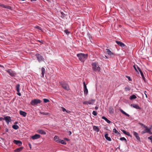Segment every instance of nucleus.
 <instances>
[{"mask_svg": "<svg viewBox=\"0 0 152 152\" xmlns=\"http://www.w3.org/2000/svg\"><path fill=\"white\" fill-rule=\"evenodd\" d=\"M37 132H38L39 133L43 135L45 134H46L45 132L43 130L41 129L38 130Z\"/></svg>", "mask_w": 152, "mask_h": 152, "instance_id": "nucleus-24", "label": "nucleus"}, {"mask_svg": "<svg viewBox=\"0 0 152 152\" xmlns=\"http://www.w3.org/2000/svg\"><path fill=\"white\" fill-rule=\"evenodd\" d=\"M83 91L84 92V94L86 96L88 93V90L87 88V86L86 84H85V81L83 83Z\"/></svg>", "mask_w": 152, "mask_h": 152, "instance_id": "nucleus-9", "label": "nucleus"}, {"mask_svg": "<svg viewBox=\"0 0 152 152\" xmlns=\"http://www.w3.org/2000/svg\"><path fill=\"white\" fill-rule=\"evenodd\" d=\"M87 34L88 35V37L90 39L91 38H92V36L89 33H88Z\"/></svg>", "mask_w": 152, "mask_h": 152, "instance_id": "nucleus-49", "label": "nucleus"}, {"mask_svg": "<svg viewBox=\"0 0 152 152\" xmlns=\"http://www.w3.org/2000/svg\"><path fill=\"white\" fill-rule=\"evenodd\" d=\"M6 71L12 77H15L16 74L15 72H13L11 69H9L7 70H6Z\"/></svg>", "mask_w": 152, "mask_h": 152, "instance_id": "nucleus-7", "label": "nucleus"}, {"mask_svg": "<svg viewBox=\"0 0 152 152\" xmlns=\"http://www.w3.org/2000/svg\"><path fill=\"white\" fill-rule=\"evenodd\" d=\"M42 102V101L39 99H34L31 100L30 104L33 106L37 105L39 104H40Z\"/></svg>", "mask_w": 152, "mask_h": 152, "instance_id": "nucleus-4", "label": "nucleus"}, {"mask_svg": "<svg viewBox=\"0 0 152 152\" xmlns=\"http://www.w3.org/2000/svg\"><path fill=\"white\" fill-rule=\"evenodd\" d=\"M54 139L57 142H58L59 140V137L57 136H55L54 138Z\"/></svg>", "mask_w": 152, "mask_h": 152, "instance_id": "nucleus-36", "label": "nucleus"}, {"mask_svg": "<svg viewBox=\"0 0 152 152\" xmlns=\"http://www.w3.org/2000/svg\"><path fill=\"white\" fill-rule=\"evenodd\" d=\"M121 131L123 133H124L125 135H126L129 136H130L131 137H132L131 135L128 132H126L123 129H122Z\"/></svg>", "mask_w": 152, "mask_h": 152, "instance_id": "nucleus-20", "label": "nucleus"}, {"mask_svg": "<svg viewBox=\"0 0 152 152\" xmlns=\"http://www.w3.org/2000/svg\"><path fill=\"white\" fill-rule=\"evenodd\" d=\"M40 137V135L38 134H36L31 136V138L33 140H36L39 138Z\"/></svg>", "mask_w": 152, "mask_h": 152, "instance_id": "nucleus-16", "label": "nucleus"}, {"mask_svg": "<svg viewBox=\"0 0 152 152\" xmlns=\"http://www.w3.org/2000/svg\"><path fill=\"white\" fill-rule=\"evenodd\" d=\"M64 32L66 33V34L68 35L70 33V32L67 29H66L64 31Z\"/></svg>", "mask_w": 152, "mask_h": 152, "instance_id": "nucleus-39", "label": "nucleus"}, {"mask_svg": "<svg viewBox=\"0 0 152 152\" xmlns=\"http://www.w3.org/2000/svg\"><path fill=\"white\" fill-rule=\"evenodd\" d=\"M20 115L23 116V117H25L26 116L27 113L23 111L22 110H20Z\"/></svg>", "mask_w": 152, "mask_h": 152, "instance_id": "nucleus-19", "label": "nucleus"}, {"mask_svg": "<svg viewBox=\"0 0 152 152\" xmlns=\"http://www.w3.org/2000/svg\"><path fill=\"white\" fill-rule=\"evenodd\" d=\"M62 111L63 112H65V111L66 112V109L64 108L63 107H62Z\"/></svg>", "mask_w": 152, "mask_h": 152, "instance_id": "nucleus-51", "label": "nucleus"}, {"mask_svg": "<svg viewBox=\"0 0 152 152\" xmlns=\"http://www.w3.org/2000/svg\"><path fill=\"white\" fill-rule=\"evenodd\" d=\"M137 67L138 70L140 72L141 76L142 77V78L143 80L145 82H146L144 76L143 72L141 70V69L138 66H137Z\"/></svg>", "mask_w": 152, "mask_h": 152, "instance_id": "nucleus-11", "label": "nucleus"}, {"mask_svg": "<svg viewBox=\"0 0 152 152\" xmlns=\"http://www.w3.org/2000/svg\"><path fill=\"white\" fill-rule=\"evenodd\" d=\"M44 102L45 103H46L47 102H50L49 100L48 99H43Z\"/></svg>", "mask_w": 152, "mask_h": 152, "instance_id": "nucleus-38", "label": "nucleus"}, {"mask_svg": "<svg viewBox=\"0 0 152 152\" xmlns=\"http://www.w3.org/2000/svg\"><path fill=\"white\" fill-rule=\"evenodd\" d=\"M8 129L7 128H6L5 129V130L4 132L3 133V134H5L6 133V132H8Z\"/></svg>", "mask_w": 152, "mask_h": 152, "instance_id": "nucleus-47", "label": "nucleus"}, {"mask_svg": "<svg viewBox=\"0 0 152 152\" xmlns=\"http://www.w3.org/2000/svg\"><path fill=\"white\" fill-rule=\"evenodd\" d=\"M144 94L145 96L146 97V98H148V96L147 94V92L146 91H144Z\"/></svg>", "mask_w": 152, "mask_h": 152, "instance_id": "nucleus-50", "label": "nucleus"}, {"mask_svg": "<svg viewBox=\"0 0 152 152\" xmlns=\"http://www.w3.org/2000/svg\"><path fill=\"white\" fill-rule=\"evenodd\" d=\"M151 127L152 128V125L151 126Z\"/></svg>", "mask_w": 152, "mask_h": 152, "instance_id": "nucleus-63", "label": "nucleus"}, {"mask_svg": "<svg viewBox=\"0 0 152 152\" xmlns=\"http://www.w3.org/2000/svg\"><path fill=\"white\" fill-rule=\"evenodd\" d=\"M93 129L96 132H99V129L98 126H93Z\"/></svg>", "mask_w": 152, "mask_h": 152, "instance_id": "nucleus-23", "label": "nucleus"}, {"mask_svg": "<svg viewBox=\"0 0 152 152\" xmlns=\"http://www.w3.org/2000/svg\"><path fill=\"white\" fill-rule=\"evenodd\" d=\"M147 133H149L150 134H152V132L151 131V128H149V130Z\"/></svg>", "mask_w": 152, "mask_h": 152, "instance_id": "nucleus-46", "label": "nucleus"}, {"mask_svg": "<svg viewBox=\"0 0 152 152\" xmlns=\"http://www.w3.org/2000/svg\"><path fill=\"white\" fill-rule=\"evenodd\" d=\"M36 57L37 58L38 61L39 62L42 61H43L44 60V58L40 54L37 53L35 55Z\"/></svg>", "mask_w": 152, "mask_h": 152, "instance_id": "nucleus-6", "label": "nucleus"}, {"mask_svg": "<svg viewBox=\"0 0 152 152\" xmlns=\"http://www.w3.org/2000/svg\"><path fill=\"white\" fill-rule=\"evenodd\" d=\"M113 131L117 135H120V133L115 128L113 129Z\"/></svg>", "mask_w": 152, "mask_h": 152, "instance_id": "nucleus-34", "label": "nucleus"}, {"mask_svg": "<svg viewBox=\"0 0 152 152\" xmlns=\"http://www.w3.org/2000/svg\"><path fill=\"white\" fill-rule=\"evenodd\" d=\"M58 142L62 144L65 145L66 144V142L63 140H59Z\"/></svg>", "mask_w": 152, "mask_h": 152, "instance_id": "nucleus-31", "label": "nucleus"}, {"mask_svg": "<svg viewBox=\"0 0 152 152\" xmlns=\"http://www.w3.org/2000/svg\"><path fill=\"white\" fill-rule=\"evenodd\" d=\"M96 101L95 99H92L88 101H85L83 102L84 104H93Z\"/></svg>", "mask_w": 152, "mask_h": 152, "instance_id": "nucleus-5", "label": "nucleus"}, {"mask_svg": "<svg viewBox=\"0 0 152 152\" xmlns=\"http://www.w3.org/2000/svg\"><path fill=\"white\" fill-rule=\"evenodd\" d=\"M12 127L13 129L15 130L18 129L19 128L18 126L16 125H13L12 126Z\"/></svg>", "mask_w": 152, "mask_h": 152, "instance_id": "nucleus-35", "label": "nucleus"}, {"mask_svg": "<svg viewBox=\"0 0 152 152\" xmlns=\"http://www.w3.org/2000/svg\"><path fill=\"white\" fill-rule=\"evenodd\" d=\"M23 147H20L19 148H17L15 149L14 150V151L15 152H20L23 149Z\"/></svg>", "mask_w": 152, "mask_h": 152, "instance_id": "nucleus-26", "label": "nucleus"}, {"mask_svg": "<svg viewBox=\"0 0 152 152\" xmlns=\"http://www.w3.org/2000/svg\"><path fill=\"white\" fill-rule=\"evenodd\" d=\"M3 120H4V118H3L2 117H0V121H2Z\"/></svg>", "mask_w": 152, "mask_h": 152, "instance_id": "nucleus-53", "label": "nucleus"}, {"mask_svg": "<svg viewBox=\"0 0 152 152\" xmlns=\"http://www.w3.org/2000/svg\"><path fill=\"white\" fill-rule=\"evenodd\" d=\"M20 85L19 84H17L16 86V89L18 92L17 94L19 96H21V94L19 93Z\"/></svg>", "mask_w": 152, "mask_h": 152, "instance_id": "nucleus-14", "label": "nucleus"}, {"mask_svg": "<svg viewBox=\"0 0 152 152\" xmlns=\"http://www.w3.org/2000/svg\"><path fill=\"white\" fill-rule=\"evenodd\" d=\"M120 111L123 114L125 115L127 117H129L130 116L127 113H126L125 112H124V111H123L122 109H120Z\"/></svg>", "mask_w": 152, "mask_h": 152, "instance_id": "nucleus-27", "label": "nucleus"}, {"mask_svg": "<svg viewBox=\"0 0 152 152\" xmlns=\"http://www.w3.org/2000/svg\"><path fill=\"white\" fill-rule=\"evenodd\" d=\"M108 135L107 133H106L104 135V137L108 141H111V139L110 137H108Z\"/></svg>", "mask_w": 152, "mask_h": 152, "instance_id": "nucleus-21", "label": "nucleus"}, {"mask_svg": "<svg viewBox=\"0 0 152 152\" xmlns=\"http://www.w3.org/2000/svg\"><path fill=\"white\" fill-rule=\"evenodd\" d=\"M31 1H36V0H30Z\"/></svg>", "mask_w": 152, "mask_h": 152, "instance_id": "nucleus-59", "label": "nucleus"}, {"mask_svg": "<svg viewBox=\"0 0 152 152\" xmlns=\"http://www.w3.org/2000/svg\"><path fill=\"white\" fill-rule=\"evenodd\" d=\"M133 133L135 137L137 139V141L139 142H141L140 138L139 136L138 133L135 131H133Z\"/></svg>", "mask_w": 152, "mask_h": 152, "instance_id": "nucleus-8", "label": "nucleus"}, {"mask_svg": "<svg viewBox=\"0 0 152 152\" xmlns=\"http://www.w3.org/2000/svg\"><path fill=\"white\" fill-rule=\"evenodd\" d=\"M2 67V66L0 65V67Z\"/></svg>", "mask_w": 152, "mask_h": 152, "instance_id": "nucleus-62", "label": "nucleus"}, {"mask_svg": "<svg viewBox=\"0 0 152 152\" xmlns=\"http://www.w3.org/2000/svg\"><path fill=\"white\" fill-rule=\"evenodd\" d=\"M106 50L107 51L106 53L111 56V57H113L115 56V54L112 53L109 49H107Z\"/></svg>", "mask_w": 152, "mask_h": 152, "instance_id": "nucleus-10", "label": "nucleus"}, {"mask_svg": "<svg viewBox=\"0 0 152 152\" xmlns=\"http://www.w3.org/2000/svg\"><path fill=\"white\" fill-rule=\"evenodd\" d=\"M92 114L94 116H96L97 115V112H96V111H93L92 112Z\"/></svg>", "mask_w": 152, "mask_h": 152, "instance_id": "nucleus-41", "label": "nucleus"}, {"mask_svg": "<svg viewBox=\"0 0 152 152\" xmlns=\"http://www.w3.org/2000/svg\"><path fill=\"white\" fill-rule=\"evenodd\" d=\"M148 139L151 140V142L152 143V135L150 137H148Z\"/></svg>", "mask_w": 152, "mask_h": 152, "instance_id": "nucleus-48", "label": "nucleus"}, {"mask_svg": "<svg viewBox=\"0 0 152 152\" xmlns=\"http://www.w3.org/2000/svg\"><path fill=\"white\" fill-rule=\"evenodd\" d=\"M64 11L66 13V14L64 13L63 12H61V17L62 18H64V17L65 15H67V12H66L64 10Z\"/></svg>", "mask_w": 152, "mask_h": 152, "instance_id": "nucleus-25", "label": "nucleus"}, {"mask_svg": "<svg viewBox=\"0 0 152 152\" xmlns=\"http://www.w3.org/2000/svg\"><path fill=\"white\" fill-rule=\"evenodd\" d=\"M13 142L19 146H20L22 145V142L20 140H14Z\"/></svg>", "mask_w": 152, "mask_h": 152, "instance_id": "nucleus-15", "label": "nucleus"}, {"mask_svg": "<svg viewBox=\"0 0 152 152\" xmlns=\"http://www.w3.org/2000/svg\"><path fill=\"white\" fill-rule=\"evenodd\" d=\"M47 0V1H49V0Z\"/></svg>", "mask_w": 152, "mask_h": 152, "instance_id": "nucleus-64", "label": "nucleus"}, {"mask_svg": "<svg viewBox=\"0 0 152 152\" xmlns=\"http://www.w3.org/2000/svg\"><path fill=\"white\" fill-rule=\"evenodd\" d=\"M151 152H152V148L151 150Z\"/></svg>", "mask_w": 152, "mask_h": 152, "instance_id": "nucleus-61", "label": "nucleus"}, {"mask_svg": "<svg viewBox=\"0 0 152 152\" xmlns=\"http://www.w3.org/2000/svg\"><path fill=\"white\" fill-rule=\"evenodd\" d=\"M77 56L81 61L84 62L88 58V54L80 53L77 54Z\"/></svg>", "mask_w": 152, "mask_h": 152, "instance_id": "nucleus-1", "label": "nucleus"}, {"mask_svg": "<svg viewBox=\"0 0 152 152\" xmlns=\"http://www.w3.org/2000/svg\"><path fill=\"white\" fill-rule=\"evenodd\" d=\"M109 111L110 114H113L114 113V110L113 107H110Z\"/></svg>", "mask_w": 152, "mask_h": 152, "instance_id": "nucleus-28", "label": "nucleus"}, {"mask_svg": "<svg viewBox=\"0 0 152 152\" xmlns=\"http://www.w3.org/2000/svg\"><path fill=\"white\" fill-rule=\"evenodd\" d=\"M91 65L92 69L93 71L99 72L100 71V68L96 62L92 63Z\"/></svg>", "mask_w": 152, "mask_h": 152, "instance_id": "nucleus-3", "label": "nucleus"}, {"mask_svg": "<svg viewBox=\"0 0 152 152\" xmlns=\"http://www.w3.org/2000/svg\"><path fill=\"white\" fill-rule=\"evenodd\" d=\"M131 106L136 109L140 110L141 108L137 104H131Z\"/></svg>", "mask_w": 152, "mask_h": 152, "instance_id": "nucleus-18", "label": "nucleus"}, {"mask_svg": "<svg viewBox=\"0 0 152 152\" xmlns=\"http://www.w3.org/2000/svg\"><path fill=\"white\" fill-rule=\"evenodd\" d=\"M35 28H37L38 29L41 30L42 31H43L42 28L40 27H39V26H35Z\"/></svg>", "mask_w": 152, "mask_h": 152, "instance_id": "nucleus-40", "label": "nucleus"}, {"mask_svg": "<svg viewBox=\"0 0 152 152\" xmlns=\"http://www.w3.org/2000/svg\"><path fill=\"white\" fill-rule=\"evenodd\" d=\"M66 112L67 113H69L70 112V111H68V110H66Z\"/></svg>", "mask_w": 152, "mask_h": 152, "instance_id": "nucleus-58", "label": "nucleus"}, {"mask_svg": "<svg viewBox=\"0 0 152 152\" xmlns=\"http://www.w3.org/2000/svg\"><path fill=\"white\" fill-rule=\"evenodd\" d=\"M102 118L104 120L106 121L108 123L110 124L111 123V122L108 120L106 118L105 116H103L102 117Z\"/></svg>", "mask_w": 152, "mask_h": 152, "instance_id": "nucleus-29", "label": "nucleus"}, {"mask_svg": "<svg viewBox=\"0 0 152 152\" xmlns=\"http://www.w3.org/2000/svg\"><path fill=\"white\" fill-rule=\"evenodd\" d=\"M116 43L120 46L123 48L125 46V45L122 42L118 41H116Z\"/></svg>", "mask_w": 152, "mask_h": 152, "instance_id": "nucleus-13", "label": "nucleus"}, {"mask_svg": "<svg viewBox=\"0 0 152 152\" xmlns=\"http://www.w3.org/2000/svg\"><path fill=\"white\" fill-rule=\"evenodd\" d=\"M64 140H66L67 141H69V139L66 138H64Z\"/></svg>", "mask_w": 152, "mask_h": 152, "instance_id": "nucleus-54", "label": "nucleus"}, {"mask_svg": "<svg viewBox=\"0 0 152 152\" xmlns=\"http://www.w3.org/2000/svg\"><path fill=\"white\" fill-rule=\"evenodd\" d=\"M0 7H2V8L9 9L10 10H11V7L7 5H5L3 4H0Z\"/></svg>", "mask_w": 152, "mask_h": 152, "instance_id": "nucleus-17", "label": "nucleus"}, {"mask_svg": "<svg viewBox=\"0 0 152 152\" xmlns=\"http://www.w3.org/2000/svg\"><path fill=\"white\" fill-rule=\"evenodd\" d=\"M98 108V107L97 106H96L95 107V109L96 110H97Z\"/></svg>", "mask_w": 152, "mask_h": 152, "instance_id": "nucleus-57", "label": "nucleus"}, {"mask_svg": "<svg viewBox=\"0 0 152 152\" xmlns=\"http://www.w3.org/2000/svg\"><path fill=\"white\" fill-rule=\"evenodd\" d=\"M37 41L42 43V44H43V42L42 40H37Z\"/></svg>", "mask_w": 152, "mask_h": 152, "instance_id": "nucleus-52", "label": "nucleus"}, {"mask_svg": "<svg viewBox=\"0 0 152 152\" xmlns=\"http://www.w3.org/2000/svg\"><path fill=\"white\" fill-rule=\"evenodd\" d=\"M28 145L29 147H30V148H31V144L30 143H29L28 144Z\"/></svg>", "mask_w": 152, "mask_h": 152, "instance_id": "nucleus-56", "label": "nucleus"}, {"mask_svg": "<svg viewBox=\"0 0 152 152\" xmlns=\"http://www.w3.org/2000/svg\"><path fill=\"white\" fill-rule=\"evenodd\" d=\"M18 124V122H15V124Z\"/></svg>", "mask_w": 152, "mask_h": 152, "instance_id": "nucleus-60", "label": "nucleus"}, {"mask_svg": "<svg viewBox=\"0 0 152 152\" xmlns=\"http://www.w3.org/2000/svg\"><path fill=\"white\" fill-rule=\"evenodd\" d=\"M137 65H134L133 66V67L134 69H135V70L137 72H138V70L137 69V68L136 66L137 67Z\"/></svg>", "mask_w": 152, "mask_h": 152, "instance_id": "nucleus-42", "label": "nucleus"}, {"mask_svg": "<svg viewBox=\"0 0 152 152\" xmlns=\"http://www.w3.org/2000/svg\"><path fill=\"white\" fill-rule=\"evenodd\" d=\"M144 128H145V129L141 132V133L142 134H144V133H147L149 130V128H148L147 126L145 127Z\"/></svg>", "mask_w": 152, "mask_h": 152, "instance_id": "nucleus-22", "label": "nucleus"}, {"mask_svg": "<svg viewBox=\"0 0 152 152\" xmlns=\"http://www.w3.org/2000/svg\"><path fill=\"white\" fill-rule=\"evenodd\" d=\"M59 84L65 90L68 91L69 90V87L68 84L65 81H61L59 82Z\"/></svg>", "mask_w": 152, "mask_h": 152, "instance_id": "nucleus-2", "label": "nucleus"}, {"mask_svg": "<svg viewBox=\"0 0 152 152\" xmlns=\"http://www.w3.org/2000/svg\"><path fill=\"white\" fill-rule=\"evenodd\" d=\"M68 133H69V135H70L71 134H72V132H71V131H69L68 132Z\"/></svg>", "mask_w": 152, "mask_h": 152, "instance_id": "nucleus-55", "label": "nucleus"}, {"mask_svg": "<svg viewBox=\"0 0 152 152\" xmlns=\"http://www.w3.org/2000/svg\"><path fill=\"white\" fill-rule=\"evenodd\" d=\"M120 140L121 141L125 140L126 142V140L124 137H121Z\"/></svg>", "mask_w": 152, "mask_h": 152, "instance_id": "nucleus-43", "label": "nucleus"}, {"mask_svg": "<svg viewBox=\"0 0 152 152\" xmlns=\"http://www.w3.org/2000/svg\"><path fill=\"white\" fill-rule=\"evenodd\" d=\"M126 78H127L128 79L129 81H132V79H131V77L129 76H126Z\"/></svg>", "mask_w": 152, "mask_h": 152, "instance_id": "nucleus-45", "label": "nucleus"}, {"mask_svg": "<svg viewBox=\"0 0 152 152\" xmlns=\"http://www.w3.org/2000/svg\"><path fill=\"white\" fill-rule=\"evenodd\" d=\"M138 124L140 125V126H143L144 128L145 127H146V126H145V125H144V124H142L141 123H139Z\"/></svg>", "mask_w": 152, "mask_h": 152, "instance_id": "nucleus-44", "label": "nucleus"}, {"mask_svg": "<svg viewBox=\"0 0 152 152\" xmlns=\"http://www.w3.org/2000/svg\"><path fill=\"white\" fill-rule=\"evenodd\" d=\"M40 113L41 114H42L43 115H49V113H45V112H40Z\"/></svg>", "mask_w": 152, "mask_h": 152, "instance_id": "nucleus-37", "label": "nucleus"}, {"mask_svg": "<svg viewBox=\"0 0 152 152\" xmlns=\"http://www.w3.org/2000/svg\"><path fill=\"white\" fill-rule=\"evenodd\" d=\"M124 89V90L126 91H129L131 89V88L130 87L127 86Z\"/></svg>", "mask_w": 152, "mask_h": 152, "instance_id": "nucleus-32", "label": "nucleus"}, {"mask_svg": "<svg viewBox=\"0 0 152 152\" xmlns=\"http://www.w3.org/2000/svg\"><path fill=\"white\" fill-rule=\"evenodd\" d=\"M42 77H44V74L45 72V69L44 67L42 68Z\"/></svg>", "mask_w": 152, "mask_h": 152, "instance_id": "nucleus-30", "label": "nucleus"}, {"mask_svg": "<svg viewBox=\"0 0 152 152\" xmlns=\"http://www.w3.org/2000/svg\"><path fill=\"white\" fill-rule=\"evenodd\" d=\"M4 119L7 124H8L9 122L11 121V117L9 116L5 117L4 118Z\"/></svg>", "mask_w": 152, "mask_h": 152, "instance_id": "nucleus-12", "label": "nucleus"}, {"mask_svg": "<svg viewBox=\"0 0 152 152\" xmlns=\"http://www.w3.org/2000/svg\"><path fill=\"white\" fill-rule=\"evenodd\" d=\"M137 98V96L135 95H131L129 97V99L132 100Z\"/></svg>", "mask_w": 152, "mask_h": 152, "instance_id": "nucleus-33", "label": "nucleus"}]
</instances>
